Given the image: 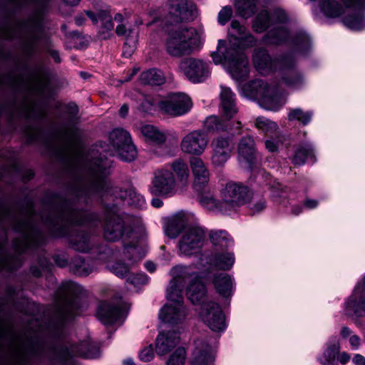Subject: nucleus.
I'll use <instances>...</instances> for the list:
<instances>
[{"label": "nucleus", "instance_id": "34", "mask_svg": "<svg viewBox=\"0 0 365 365\" xmlns=\"http://www.w3.org/2000/svg\"><path fill=\"white\" fill-rule=\"evenodd\" d=\"M339 350V339L336 336H333L328 341L327 348L322 355L318 357V361L323 365H338L336 356Z\"/></svg>", "mask_w": 365, "mask_h": 365}, {"label": "nucleus", "instance_id": "30", "mask_svg": "<svg viewBox=\"0 0 365 365\" xmlns=\"http://www.w3.org/2000/svg\"><path fill=\"white\" fill-rule=\"evenodd\" d=\"M220 112L225 118L231 119L238 112L235 93L226 86H221Z\"/></svg>", "mask_w": 365, "mask_h": 365}, {"label": "nucleus", "instance_id": "33", "mask_svg": "<svg viewBox=\"0 0 365 365\" xmlns=\"http://www.w3.org/2000/svg\"><path fill=\"white\" fill-rule=\"evenodd\" d=\"M187 216L184 212H178L168 218L164 226V231L170 238H176L181 231L185 229Z\"/></svg>", "mask_w": 365, "mask_h": 365}, {"label": "nucleus", "instance_id": "14", "mask_svg": "<svg viewBox=\"0 0 365 365\" xmlns=\"http://www.w3.org/2000/svg\"><path fill=\"white\" fill-rule=\"evenodd\" d=\"M109 142L114 153L110 155H117L121 160L131 162L137 157V150L133 144L130 135L123 128H115L109 134Z\"/></svg>", "mask_w": 365, "mask_h": 365}, {"label": "nucleus", "instance_id": "36", "mask_svg": "<svg viewBox=\"0 0 365 365\" xmlns=\"http://www.w3.org/2000/svg\"><path fill=\"white\" fill-rule=\"evenodd\" d=\"M72 247L82 252H88L93 247L91 236L83 231H76L69 237Z\"/></svg>", "mask_w": 365, "mask_h": 365}, {"label": "nucleus", "instance_id": "4", "mask_svg": "<svg viewBox=\"0 0 365 365\" xmlns=\"http://www.w3.org/2000/svg\"><path fill=\"white\" fill-rule=\"evenodd\" d=\"M229 46L224 40H219L217 51L211 56L215 64L225 63L227 72L237 81L245 80L250 68L245 49L254 47L257 38L248 29L237 20H232L228 29Z\"/></svg>", "mask_w": 365, "mask_h": 365}, {"label": "nucleus", "instance_id": "31", "mask_svg": "<svg viewBox=\"0 0 365 365\" xmlns=\"http://www.w3.org/2000/svg\"><path fill=\"white\" fill-rule=\"evenodd\" d=\"M238 155L245 168H251L255 160V148L254 138L250 135L243 137L238 144Z\"/></svg>", "mask_w": 365, "mask_h": 365}, {"label": "nucleus", "instance_id": "38", "mask_svg": "<svg viewBox=\"0 0 365 365\" xmlns=\"http://www.w3.org/2000/svg\"><path fill=\"white\" fill-rule=\"evenodd\" d=\"M86 14L93 24L101 23L102 32L111 31L114 27L112 16L107 11H99L96 14L86 11Z\"/></svg>", "mask_w": 365, "mask_h": 365}, {"label": "nucleus", "instance_id": "19", "mask_svg": "<svg viewBox=\"0 0 365 365\" xmlns=\"http://www.w3.org/2000/svg\"><path fill=\"white\" fill-rule=\"evenodd\" d=\"M192 107L190 98L183 93H173L159 103L161 111L172 116L187 113Z\"/></svg>", "mask_w": 365, "mask_h": 365}, {"label": "nucleus", "instance_id": "56", "mask_svg": "<svg viewBox=\"0 0 365 365\" xmlns=\"http://www.w3.org/2000/svg\"><path fill=\"white\" fill-rule=\"evenodd\" d=\"M25 26L29 27L31 30L29 43L31 46H32L39 38L36 33L41 29V22L39 20L35 19L27 22Z\"/></svg>", "mask_w": 365, "mask_h": 365}, {"label": "nucleus", "instance_id": "6", "mask_svg": "<svg viewBox=\"0 0 365 365\" xmlns=\"http://www.w3.org/2000/svg\"><path fill=\"white\" fill-rule=\"evenodd\" d=\"M174 277L178 278V284L181 285V294L185 283H188L186 294L188 299L195 305H200V317L214 331L225 329V316L220 305L213 302H207V289L202 282L200 275L187 267L178 266L173 269Z\"/></svg>", "mask_w": 365, "mask_h": 365}, {"label": "nucleus", "instance_id": "46", "mask_svg": "<svg viewBox=\"0 0 365 365\" xmlns=\"http://www.w3.org/2000/svg\"><path fill=\"white\" fill-rule=\"evenodd\" d=\"M140 81L144 84L160 86L165 82V77L161 71L152 68L140 74Z\"/></svg>", "mask_w": 365, "mask_h": 365}, {"label": "nucleus", "instance_id": "22", "mask_svg": "<svg viewBox=\"0 0 365 365\" xmlns=\"http://www.w3.org/2000/svg\"><path fill=\"white\" fill-rule=\"evenodd\" d=\"M210 147L212 152V164L215 166H222L230 158L234 143L230 136H217L212 139Z\"/></svg>", "mask_w": 365, "mask_h": 365}, {"label": "nucleus", "instance_id": "25", "mask_svg": "<svg viewBox=\"0 0 365 365\" xmlns=\"http://www.w3.org/2000/svg\"><path fill=\"white\" fill-rule=\"evenodd\" d=\"M284 56L273 59L268 51L263 48H257L253 53V63L256 70L262 75L279 70V60Z\"/></svg>", "mask_w": 365, "mask_h": 365}, {"label": "nucleus", "instance_id": "64", "mask_svg": "<svg viewBox=\"0 0 365 365\" xmlns=\"http://www.w3.org/2000/svg\"><path fill=\"white\" fill-rule=\"evenodd\" d=\"M349 341L353 349L356 350L361 344V339L356 334H352L349 338Z\"/></svg>", "mask_w": 365, "mask_h": 365}, {"label": "nucleus", "instance_id": "24", "mask_svg": "<svg viewBox=\"0 0 365 365\" xmlns=\"http://www.w3.org/2000/svg\"><path fill=\"white\" fill-rule=\"evenodd\" d=\"M287 19V14L281 9H276L271 13L264 10L260 11L255 17L252 28L255 31L262 33L270 26L284 24Z\"/></svg>", "mask_w": 365, "mask_h": 365}, {"label": "nucleus", "instance_id": "57", "mask_svg": "<svg viewBox=\"0 0 365 365\" xmlns=\"http://www.w3.org/2000/svg\"><path fill=\"white\" fill-rule=\"evenodd\" d=\"M233 14V11L231 6H225L222 8V9L219 11L217 16V21L218 23L224 26L232 18Z\"/></svg>", "mask_w": 365, "mask_h": 365}, {"label": "nucleus", "instance_id": "44", "mask_svg": "<svg viewBox=\"0 0 365 365\" xmlns=\"http://www.w3.org/2000/svg\"><path fill=\"white\" fill-rule=\"evenodd\" d=\"M140 133L147 140L155 144L161 145L166 140L165 135L151 125L141 126Z\"/></svg>", "mask_w": 365, "mask_h": 365}, {"label": "nucleus", "instance_id": "47", "mask_svg": "<svg viewBox=\"0 0 365 365\" xmlns=\"http://www.w3.org/2000/svg\"><path fill=\"white\" fill-rule=\"evenodd\" d=\"M259 181H262L265 185L268 187V188L272 192L273 197H279L281 196V192H282L283 188L282 185L277 182L275 180L272 179L271 175L267 173L264 170H261L258 173Z\"/></svg>", "mask_w": 365, "mask_h": 365}, {"label": "nucleus", "instance_id": "35", "mask_svg": "<svg viewBox=\"0 0 365 365\" xmlns=\"http://www.w3.org/2000/svg\"><path fill=\"white\" fill-rule=\"evenodd\" d=\"M207 263L215 268L228 270L235 263V256L232 252H215L210 255L207 258Z\"/></svg>", "mask_w": 365, "mask_h": 365}, {"label": "nucleus", "instance_id": "45", "mask_svg": "<svg viewBox=\"0 0 365 365\" xmlns=\"http://www.w3.org/2000/svg\"><path fill=\"white\" fill-rule=\"evenodd\" d=\"M257 0H236L235 4L237 14L244 18L248 19L256 11Z\"/></svg>", "mask_w": 365, "mask_h": 365}, {"label": "nucleus", "instance_id": "11", "mask_svg": "<svg viewBox=\"0 0 365 365\" xmlns=\"http://www.w3.org/2000/svg\"><path fill=\"white\" fill-rule=\"evenodd\" d=\"M178 278L171 280L167 289V298L170 301L160 311L159 318L165 324L175 326L181 324L185 319L187 311L183 304L180 286L178 284Z\"/></svg>", "mask_w": 365, "mask_h": 365}, {"label": "nucleus", "instance_id": "55", "mask_svg": "<svg viewBox=\"0 0 365 365\" xmlns=\"http://www.w3.org/2000/svg\"><path fill=\"white\" fill-rule=\"evenodd\" d=\"M140 101L138 108L144 113L151 112L157 106L159 107L160 102L151 96H142Z\"/></svg>", "mask_w": 365, "mask_h": 365}, {"label": "nucleus", "instance_id": "13", "mask_svg": "<svg viewBox=\"0 0 365 365\" xmlns=\"http://www.w3.org/2000/svg\"><path fill=\"white\" fill-rule=\"evenodd\" d=\"M250 189L241 182L230 181L221 190L222 214H230L247 203L251 196Z\"/></svg>", "mask_w": 365, "mask_h": 365}, {"label": "nucleus", "instance_id": "7", "mask_svg": "<svg viewBox=\"0 0 365 365\" xmlns=\"http://www.w3.org/2000/svg\"><path fill=\"white\" fill-rule=\"evenodd\" d=\"M292 51L284 54L279 60V73L284 84L294 89H299L304 84L303 75L297 69L294 53L305 55L311 48L309 36L304 31H297L291 38Z\"/></svg>", "mask_w": 365, "mask_h": 365}, {"label": "nucleus", "instance_id": "9", "mask_svg": "<svg viewBox=\"0 0 365 365\" xmlns=\"http://www.w3.org/2000/svg\"><path fill=\"white\" fill-rule=\"evenodd\" d=\"M242 91L247 98L257 100L259 106L267 110H277L285 103V98L277 88L260 79L245 84Z\"/></svg>", "mask_w": 365, "mask_h": 365}, {"label": "nucleus", "instance_id": "60", "mask_svg": "<svg viewBox=\"0 0 365 365\" xmlns=\"http://www.w3.org/2000/svg\"><path fill=\"white\" fill-rule=\"evenodd\" d=\"M78 107L74 103H70L66 106V112L68 115V123H77L78 121Z\"/></svg>", "mask_w": 365, "mask_h": 365}, {"label": "nucleus", "instance_id": "61", "mask_svg": "<svg viewBox=\"0 0 365 365\" xmlns=\"http://www.w3.org/2000/svg\"><path fill=\"white\" fill-rule=\"evenodd\" d=\"M154 351L152 345H149L140 350L139 358L142 361L149 362L154 358Z\"/></svg>", "mask_w": 365, "mask_h": 365}, {"label": "nucleus", "instance_id": "29", "mask_svg": "<svg viewBox=\"0 0 365 365\" xmlns=\"http://www.w3.org/2000/svg\"><path fill=\"white\" fill-rule=\"evenodd\" d=\"M190 168L194 176V188L200 191L205 188L210 180V173L201 158H192L190 160Z\"/></svg>", "mask_w": 365, "mask_h": 365}, {"label": "nucleus", "instance_id": "8", "mask_svg": "<svg viewBox=\"0 0 365 365\" xmlns=\"http://www.w3.org/2000/svg\"><path fill=\"white\" fill-rule=\"evenodd\" d=\"M199 34L191 26H175L168 31L165 50L173 57L189 55L198 46Z\"/></svg>", "mask_w": 365, "mask_h": 365}, {"label": "nucleus", "instance_id": "21", "mask_svg": "<svg viewBox=\"0 0 365 365\" xmlns=\"http://www.w3.org/2000/svg\"><path fill=\"white\" fill-rule=\"evenodd\" d=\"M163 6L166 7L176 21H193L197 15L196 6L187 0H167Z\"/></svg>", "mask_w": 365, "mask_h": 365}, {"label": "nucleus", "instance_id": "2", "mask_svg": "<svg viewBox=\"0 0 365 365\" xmlns=\"http://www.w3.org/2000/svg\"><path fill=\"white\" fill-rule=\"evenodd\" d=\"M33 207L16 217L11 211L0 207V267L12 272L21 264L20 254L37 247V226Z\"/></svg>", "mask_w": 365, "mask_h": 365}, {"label": "nucleus", "instance_id": "5", "mask_svg": "<svg viewBox=\"0 0 365 365\" xmlns=\"http://www.w3.org/2000/svg\"><path fill=\"white\" fill-rule=\"evenodd\" d=\"M229 46L224 40H219L217 51L211 56L215 64L225 63L227 72L237 81L245 80L250 68L245 49L254 47L257 38L248 29L237 20H232L228 29Z\"/></svg>", "mask_w": 365, "mask_h": 365}, {"label": "nucleus", "instance_id": "63", "mask_svg": "<svg viewBox=\"0 0 365 365\" xmlns=\"http://www.w3.org/2000/svg\"><path fill=\"white\" fill-rule=\"evenodd\" d=\"M130 30H133V29H127L125 24H120L116 26L115 32L118 36H124L126 39V36H128Z\"/></svg>", "mask_w": 365, "mask_h": 365}, {"label": "nucleus", "instance_id": "3", "mask_svg": "<svg viewBox=\"0 0 365 365\" xmlns=\"http://www.w3.org/2000/svg\"><path fill=\"white\" fill-rule=\"evenodd\" d=\"M11 346L14 354L21 361H25L31 358L51 359L53 356L68 361L70 358L80 356L84 359H96L101 356L98 345L90 339L80 344H71L63 341L58 347H53L39 337H16L15 334L9 332Z\"/></svg>", "mask_w": 365, "mask_h": 365}, {"label": "nucleus", "instance_id": "28", "mask_svg": "<svg viewBox=\"0 0 365 365\" xmlns=\"http://www.w3.org/2000/svg\"><path fill=\"white\" fill-rule=\"evenodd\" d=\"M97 316L104 324H113L120 321L123 312L120 304H112L106 302H101L98 308Z\"/></svg>", "mask_w": 365, "mask_h": 365}, {"label": "nucleus", "instance_id": "26", "mask_svg": "<svg viewBox=\"0 0 365 365\" xmlns=\"http://www.w3.org/2000/svg\"><path fill=\"white\" fill-rule=\"evenodd\" d=\"M212 347L205 339L195 341V347L190 359V365H214Z\"/></svg>", "mask_w": 365, "mask_h": 365}, {"label": "nucleus", "instance_id": "42", "mask_svg": "<svg viewBox=\"0 0 365 365\" xmlns=\"http://www.w3.org/2000/svg\"><path fill=\"white\" fill-rule=\"evenodd\" d=\"M307 159L312 160V163L316 161L314 148L310 143H306L298 148L294 153L292 162L296 165H302Z\"/></svg>", "mask_w": 365, "mask_h": 365}, {"label": "nucleus", "instance_id": "51", "mask_svg": "<svg viewBox=\"0 0 365 365\" xmlns=\"http://www.w3.org/2000/svg\"><path fill=\"white\" fill-rule=\"evenodd\" d=\"M137 43L138 31L130 30L123 45V55L127 58L130 57L136 48Z\"/></svg>", "mask_w": 365, "mask_h": 365}, {"label": "nucleus", "instance_id": "39", "mask_svg": "<svg viewBox=\"0 0 365 365\" xmlns=\"http://www.w3.org/2000/svg\"><path fill=\"white\" fill-rule=\"evenodd\" d=\"M289 36V31L284 26L271 29L264 36L263 41L268 45H279L286 42Z\"/></svg>", "mask_w": 365, "mask_h": 365}, {"label": "nucleus", "instance_id": "50", "mask_svg": "<svg viewBox=\"0 0 365 365\" xmlns=\"http://www.w3.org/2000/svg\"><path fill=\"white\" fill-rule=\"evenodd\" d=\"M71 267L75 274L81 276H87L93 271L91 265L81 257L73 259Z\"/></svg>", "mask_w": 365, "mask_h": 365}, {"label": "nucleus", "instance_id": "52", "mask_svg": "<svg viewBox=\"0 0 365 365\" xmlns=\"http://www.w3.org/2000/svg\"><path fill=\"white\" fill-rule=\"evenodd\" d=\"M284 140V136L279 132L269 135L264 141L266 149L271 153L278 152Z\"/></svg>", "mask_w": 365, "mask_h": 365}, {"label": "nucleus", "instance_id": "1", "mask_svg": "<svg viewBox=\"0 0 365 365\" xmlns=\"http://www.w3.org/2000/svg\"><path fill=\"white\" fill-rule=\"evenodd\" d=\"M76 123H67L61 133L65 143V154L71 157V167L76 171H86L88 178L80 180L73 189L74 200H67L61 197H55L46 206V210L40 216L41 220L56 237L65 236L70 225L96 226L100 222L98 213L84 209H78L77 202L87 204L94 195L102 198L113 196L121 201L135 206L142 205L145 200L133 187L123 190L113 187L107 178L110 174V163L97 149L93 148L85 154L75 150L73 145L81 138V130Z\"/></svg>", "mask_w": 365, "mask_h": 365}, {"label": "nucleus", "instance_id": "58", "mask_svg": "<svg viewBox=\"0 0 365 365\" xmlns=\"http://www.w3.org/2000/svg\"><path fill=\"white\" fill-rule=\"evenodd\" d=\"M249 207L252 215L259 213L265 209V200L262 197L259 199L253 197L252 201L250 203Z\"/></svg>", "mask_w": 365, "mask_h": 365}, {"label": "nucleus", "instance_id": "27", "mask_svg": "<svg viewBox=\"0 0 365 365\" xmlns=\"http://www.w3.org/2000/svg\"><path fill=\"white\" fill-rule=\"evenodd\" d=\"M179 331H168L160 332L155 340V351L158 355L163 356L169 353L180 343Z\"/></svg>", "mask_w": 365, "mask_h": 365}, {"label": "nucleus", "instance_id": "15", "mask_svg": "<svg viewBox=\"0 0 365 365\" xmlns=\"http://www.w3.org/2000/svg\"><path fill=\"white\" fill-rule=\"evenodd\" d=\"M180 190L173 172L168 168L155 171L150 187L152 195L163 198L174 196Z\"/></svg>", "mask_w": 365, "mask_h": 365}, {"label": "nucleus", "instance_id": "20", "mask_svg": "<svg viewBox=\"0 0 365 365\" xmlns=\"http://www.w3.org/2000/svg\"><path fill=\"white\" fill-rule=\"evenodd\" d=\"M209 142L207 135L201 130H195L185 135L180 143L181 150L192 155H201Z\"/></svg>", "mask_w": 365, "mask_h": 365}, {"label": "nucleus", "instance_id": "49", "mask_svg": "<svg viewBox=\"0 0 365 365\" xmlns=\"http://www.w3.org/2000/svg\"><path fill=\"white\" fill-rule=\"evenodd\" d=\"M255 125L267 135L278 133V126L276 123L264 117H259L256 119Z\"/></svg>", "mask_w": 365, "mask_h": 365}, {"label": "nucleus", "instance_id": "53", "mask_svg": "<svg viewBox=\"0 0 365 365\" xmlns=\"http://www.w3.org/2000/svg\"><path fill=\"white\" fill-rule=\"evenodd\" d=\"M312 112H304L301 108H294L290 110L288 114V119L289 120H297L303 125L308 124L312 118Z\"/></svg>", "mask_w": 365, "mask_h": 365}, {"label": "nucleus", "instance_id": "18", "mask_svg": "<svg viewBox=\"0 0 365 365\" xmlns=\"http://www.w3.org/2000/svg\"><path fill=\"white\" fill-rule=\"evenodd\" d=\"M179 68L193 83L204 81L210 73L209 65L206 62L193 58L182 59L180 63Z\"/></svg>", "mask_w": 365, "mask_h": 365}, {"label": "nucleus", "instance_id": "32", "mask_svg": "<svg viewBox=\"0 0 365 365\" xmlns=\"http://www.w3.org/2000/svg\"><path fill=\"white\" fill-rule=\"evenodd\" d=\"M170 170L175 177L180 190H185L190 184V171L187 165L181 159H177L170 165Z\"/></svg>", "mask_w": 365, "mask_h": 365}, {"label": "nucleus", "instance_id": "17", "mask_svg": "<svg viewBox=\"0 0 365 365\" xmlns=\"http://www.w3.org/2000/svg\"><path fill=\"white\" fill-rule=\"evenodd\" d=\"M123 258L128 261L127 264L117 262L110 267V271L118 277H125L130 272V267L140 260L144 255L139 252L136 242L132 240L130 243H124L123 249Z\"/></svg>", "mask_w": 365, "mask_h": 365}, {"label": "nucleus", "instance_id": "12", "mask_svg": "<svg viewBox=\"0 0 365 365\" xmlns=\"http://www.w3.org/2000/svg\"><path fill=\"white\" fill-rule=\"evenodd\" d=\"M82 292L83 288L76 282L69 281L62 284L59 294L62 302L58 308L61 327L66 321L80 314L78 297Z\"/></svg>", "mask_w": 365, "mask_h": 365}, {"label": "nucleus", "instance_id": "43", "mask_svg": "<svg viewBox=\"0 0 365 365\" xmlns=\"http://www.w3.org/2000/svg\"><path fill=\"white\" fill-rule=\"evenodd\" d=\"M210 240L216 250H224L232 245V239L223 230L211 231Z\"/></svg>", "mask_w": 365, "mask_h": 365}, {"label": "nucleus", "instance_id": "37", "mask_svg": "<svg viewBox=\"0 0 365 365\" xmlns=\"http://www.w3.org/2000/svg\"><path fill=\"white\" fill-rule=\"evenodd\" d=\"M212 283L216 291L222 296L227 297L232 294V281L227 274H215Z\"/></svg>", "mask_w": 365, "mask_h": 365}, {"label": "nucleus", "instance_id": "10", "mask_svg": "<svg viewBox=\"0 0 365 365\" xmlns=\"http://www.w3.org/2000/svg\"><path fill=\"white\" fill-rule=\"evenodd\" d=\"M103 237L109 242H116L124 236L130 239L133 230L127 217L120 214L117 203L106 204L103 210Z\"/></svg>", "mask_w": 365, "mask_h": 365}, {"label": "nucleus", "instance_id": "41", "mask_svg": "<svg viewBox=\"0 0 365 365\" xmlns=\"http://www.w3.org/2000/svg\"><path fill=\"white\" fill-rule=\"evenodd\" d=\"M229 120L222 119L217 115H210L204 121V128L210 133L223 132L231 129L230 128Z\"/></svg>", "mask_w": 365, "mask_h": 365}, {"label": "nucleus", "instance_id": "62", "mask_svg": "<svg viewBox=\"0 0 365 365\" xmlns=\"http://www.w3.org/2000/svg\"><path fill=\"white\" fill-rule=\"evenodd\" d=\"M68 36L73 38L74 41H79L78 43L77 41L74 42V46L78 49L85 48L88 44V41L84 38H81V35L78 31H72L68 34Z\"/></svg>", "mask_w": 365, "mask_h": 365}, {"label": "nucleus", "instance_id": "54", "mask_svg": "<svg viewBox=\"0 0 365 365\" xmlns=\"http://www.w3.org/2000/svg\"><path fill=\"white\" fill-rule=\"evenodd\" d=\"M187 359L186 350L182 346L178 347L169 356L167 365H185Z\"/></svg>", "mask_w": 365, "mask_h": 365}, {"label": "nucleus", "instance_id": "23", "mask_svg": "<svg viewBox=\"0 0 365 365\" xmlns=\"http://www.w3.org/2000/svg\"><path fill=\"white\" fill-rule=\"evenodd\" d=\"M344 310L349 316L365 317V285L363 279L357 283L353 293L346 301Z\"/></svg>", "mask_w": 365, "mask_h": 365}, {"label": "nucleus", "instance_id": "40", "mask_svg": "<svg viewBox=\"0 0 365 365\" xmlns=\"http://www.w3.org/2000/svg\"><path fill=\"white\" fill-rule=\"evenodd\" d=\"M198 196V200L200 205L208 210L222 213L221 205L222 200H217L210 192L206 191V187L200 191Z\"/></svg>", "mask_w": 365, "mask_h": 365}, {"label": "nucleus", "instance_id": "48", "mask_svg": "<svg viewBox=\"0 0 365 365\" xmlns=\"http://www.w3.org/2000/svg\"><path fill=\"white\" fill-rule=\"evenodd\" d=\"M344 24L351 30L359 31L365 28V16L361 14H353L345 16Z\"/></svg>", "mask_w": 365, "mask_h": 365}, {"label": "nucleus", "instance_id": "16", "mask_svg": "<svg viewBox=\"0 0 365 365\" xmlns=\"http://www.w3.org/2000/svg\"><path fill=\"white\" fill-rule=\"evenodd\" d=\"M205 230L198 224L187 225L178 244L179 250L184 255H191L200 250L205 240Z\"/></svg>", "mask_w": 365, "mask_h": 365}, {"label": "nucleus", "instance_id": "59", "mask_svg": "<svg viewBox=\"0 0 365 365\" xmlns=\"http://www.w3.org/2000/svg\"><path fill=\"white\" fill-rule=\"evenodd\" d=\"M148 281V278L144 273H138L136 274L130 275L126 282L133 284L135 287L145 284Z\"/></svg>", "mask_w": 365, "mask_h": 365}]
</instances>
